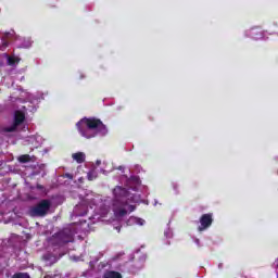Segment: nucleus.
<instances>
[{"instance_id":"obj_3","label":"nucleus","mask_w":278,"mask_h":278,"mask_svg":"<svg viewBox=\"0 0 278 278\" xmlns=\"http://www.w3.org/2000/svg\"><path fill=\"white\" fill-rule=\"evenodd\" d=\"M49 210H51V200H41L30 208V216L45 218L49 214Z\"/></svg>"},{"instance_id":"obj_9","label":"nucleus","mask_w":278,"mask_h":278,"mask_svg":"<svg viewBox=\"0 0 278 278\" xmlns=\"http://www.w3.org/2000/svg\"><path fill=\"white\" fill-rule=\"evenodd\" d=\"M72 157L77 164H84V162H86V154L84 152L74 153Z\"/></svg>"},{"instance_id":"obj_2","label":"nucleus","mask_w":278,"mask_h":278,"mask_svg":"<svg viewBox=\"0 0 278 278\" xmlns=\"http://www.w3.org/2000/svg\"><path fill=\"white\" fill-rule=\"evenodd\" d=\"M76 127L83 138L87 139L97 136V134H91L90 131H97L98 134H101V136L108 135V126L97 117H84L76 124Z\"/></svg>"},{"instance_id":"obj_13","label":"nucleus","mask_w":278,"mask_h":278,"mask_svg":"<svg viewBox=\"0 0 278 278\" xmlns=\"http://www.w3.org/2000/svg\"><path fill=\"white\" fill-rule=\"evenodd\" d=\"M36 188H37V190H45V186H42V185H40V184H38V185L36 186Z\"/></svg>"},{"instance_id":"obj_7","label":"nucleus","mask_w":278,"mask_h":278,"mask_svg":"<svg viewBox=\"0 0 278 278\" xmlns=\"http://www.w3.org/2000/svg\"><path fill=\"white\" fill-rule=\"evenodd\" d=\"M3 58L7 60V66H10L11 68H16L17 64H21V56L16 54H8L3 53Z\"/></svg>"},{"instance_id":"obj_12","label":"nucleus","mask_w":278,"mask_h":278,"mask_svg":"<svg viewBox=\"0 0 278 278\" xmlns=\"http://www.w3.org/2000/svg\"><path fill=\"white\" fill-rule=\"evenodd\" d=\"M87 179H88L89 181H93V179H97V173H94V172H89V173L87 174Z\"/></svg>"},{"instance_id":"obj_10","label":"nucleus","mask_w":278,"mask_h":278,"mask_svg":"<svg viewBox=\"0 0 278 278\" xmlns=\"http://www.w3.org/2000/svg\"><path fill=\"white\" fill-rule=\"evenodd\" d=\"M104 278H123V275L118 271L110 270L104 274Z\"/></svg>"},{"instance_id":"obj_11","label":"nucleus","mask_w":278,"mask_h":278,"mask_svg":"<svg viewBox=\"0 0 278 278\" xmlns=\"http://www.w3.org/2000/svg\"><path fill=\"white\" fill-rule=\"evenodd\" d=\"M12 278H31L27 273H15Z\"/></svg>"},{"instance_id":"obj_6","label":"nucleus","mask_w":278,"mask_h":278,"mask_svg":"<svg viewBox=\"0 0 278 278\" xmlns=\"http://www.w3.org/2000/svg\"><path fill=\"white\" fill-rule=\"evenodd\" d=\"M214 215L212 213L203 214L200 217V226L198 227V231H205V229H210L212 227V223H214Z\"/></svg>"},{"instance_id":"obj_5","label":"nucleus","mask_w":278,"mask_h":278,"mask_svg":"<svg viewBox=\"0 0 278 278\" xmlns=\"http://www.w3.org/2000/svg\"><path fill=\"white\" fill-rule=\"evenodd\" d=\"M72 237L62 231V232H58L53 239H52V244L53 247H64V244H68V242H71Z\"/></svg>"},{"instance_id":"obj_1","label":"nucleus","mask_w":278,"mask_h":278,"mask_svg":"<svg viewBox=\"0 0 278 278\" xmlns=\"http://www.w3.org/2000/svg\"><path fill=\"white\" fill-rule=\"evenodd\" d=\"M113 202L112 212L115 218H125L127 216V207L129 212H136V205H129L127 197H129V191L123 187H115L113 189Z\"/></svg>"},{"instance_id":"obj_4","label":"nucleus","mask_w":278,"mask_h":278,"mask_svg":"<svg viewBox=\"0 0 278 278\" xmlns=\"http://www.w3.org/2000/svg\"><path fill=\"white\" fill-rule=\"evenodd\" d=\"M25 123V113L23 111H15L14 113V118H13V124L8 127H2L0 129L1 134H13Z\"/></svg>"},{"instance_id":"obj_8","label":"nucleus","mask_w":278,"mask_h":278,"mask_svg":"<svg viewBox=\"0 0 278 278\" xmlns=\"http://www.w3.org/2000/svg\"><path fill=\"white\" fill-rule=\"evenodd\" d=\"M20 164H28V162H36V156H30L29 154H22L17 157Z\"/></svg>"},{"instance_id":"obj_14","label":"nucleus","mask_w":278,"mask_h":278,"mask_svg":"<svg viewBox=\"0 0 278 278\" xmlns=\"http://www.w3.org/2000/svg\"><path fill=\"white\" fill-rule=\"evenodd\" d=\"M137 223H139V225H143L144 224V219H137Z\"/></svg>"}]
</instances>
